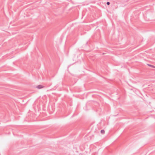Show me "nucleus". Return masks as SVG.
<instances>
[{"instance_id": "4", "label": "nucleus", "mask_w": 155, "mask_h": 155, "mask_svg": "<svg viewBox=\"0 0 155 155\" xmlns=\"http://www.w3.org/2000/svg\"><path fill=\"white\" fill-rule=\"evenodd\" d=\"M106 4L107 5H108L110 4V2H107Z\"/></svg>"}, {"instance_id": "1", "label": "nucleus", "mask_w": 155, "mask_h": 155, "mask_svg": "<svg viewBox=\"0 0 155 155\" xmlns=\"http://www.w3.org/2000/svg\"><path fill=\"white\" fill-rule=\"evenodd\" d=\"M44 87L43 86L41 85H39L37 86L36 88L38 89H40L43 88Z\"/></svg>"}, {"instance_id": "3", "label": "nucleus", "mask_w": 155, "mask_h": 155, "mask_svg": "<svg viewBox=\"0 0 155 155\" xmlns=\"http://www.w3.org/2000/svg\"><path fill=\"white\" fill-rule=\"evenodd\" d=\"M101 134H103L105 133V131L104 130H102L101 131Z\"/></svg>"}, {"instance_id": "2", "label": "nucleus", "mask_w": 155, "mask_h": 155, "mask_svg": "<svg viewBox=\"0 0 155 155\" xmlns=\"http://www.w3.org/2000/svg\"><path fill=\"white\" fill-rule=\"evenodd\" d=\"M147 65L148 66H150L152 68H155V66L153 65H152L149 64H147Z\"/></svg>"}]
</instances>
